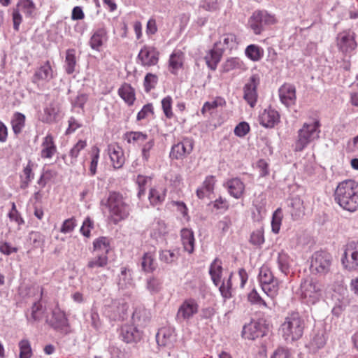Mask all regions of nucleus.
I'll return each instance as SVG.
<instances>
[{
  "mask_svg": "<svg viewBox=\"0 0 358 358\" xmlns=\"http://www.w3.org/2000/svg\"><path fill=\"white\" fill-rule=\"evenodd\" d=\"M334 200L343 210L356 211L358 209V183L354 180L339 182L334 192Z\"/></svg>",
  "mask_w": 358,
  "mask_h": 358,
  "instance_id": "obj_1",
  "label": "nucleus"
},
{
  "mask_svg": "<svg viewBox=\"0 0 358 358\" xmlns=\"http://www.w3.org/2000/svg\"><path fill=\"white\" fill-rule=\"evenodd\" d=\"M306 328L304 319L298 312L289 313L281 323L279 332L287 343H293L302 338Z\"/></svg>",
  "mask_w": 358,
  "mask_h": 358,
  "instance_id": "obj_2",
  "label": "nucleus"
},
{
  "mask_svg": "<svg viewBox=\"0 0 358 358\" xmlns=\"http://www.w3.org/2000/svg\"><path fill=\"white\" fill-rule=\"evenodd\" d=\"M106 206L109 213L108 219L113 224H117L119 222L127 219L129 215L130 207L120 193L110 192Z\"/></svg>",
  "mask_w": 358,
  "mask_h": 358,
  "instance_id": "obj_3",
  "label": "nucleus"
},
{
  "mask_svg": "<svg viewBox=\"0 0 358 358\" xmlns=\"http://www.w3.org/2000/svg\"><path fill=\"white\" fill-rule=\"evenodd\" d=\"M297 294L304 303L314 305L322 298V285L317 280L308 276L301 280Z\"/></svg>",
  "mask_w": 358,
  "mask_h": 358,
  "instance_id": "obj_4",
  "label": "nucleus"
},
{
  "mask_svg": "<svg viewBox=\"0 0 358 358\" xmlns=\"http://www.w3.org/2000/svg\"><path fill=\"white\" fill-rule=\"evenodd\" d=\"M320 124L317 120L303 123L302 127L298 131L295 150L302 151L310 143L318 139L320 133Z\"/></svg>",
  "mask_w": 358,
  "mask_h": 358,
  "instance_id": "obj_5",
  "label": "nucleus"
},
{
  "mask_svg": "<svg viewBox=\"0 0 358 358\" xmlns=\"http://www.w3.org/2000/svg\"><path fill=\"white\" fill-rule=\"evenodd\" d=\"M262 291L271 299L278 293L279 282L267 266H262L258 275Z\"/></svg>",
  "mask_w": 358,
  "mask_h": 358,
  "instance_id": "obj_6",
  "label": "nucleus"
},
{
  "mask_svg": "<svg viewBox=\"0 0 358 358\" xmlns=\"http://www.w3.org/2000/svg\"><path fill=\"white\" fill-rule=\"evenodd\" d=\"M276 19L266 10H257L248 20V26L256 35L261 34L266 26L274 24Z\"/></svg>",
  "mask_w": 358,
  "mask_h": 358,
  "instance_id": "obj_7",
  "label": "nucleus"
},
{
  "mask_svg": "<svg viewBox=\"0 0 358 358\" xmlns=\"http://www.w3.org/2000/svg\"><path fill=\"white\" fill-rule=\"evenodd\" d=\"M331 265V257L329 254L316 252L312 256L310 269L313 274L324 275L330 271Z\"/></svg>",
  "mask_w": 358,
  "mask_h": 358,
  "instance_id": "obj_8",
  "label": "nucleus"
},
{
  "mask_svg": "<svg viewBox=\"0 0 358 358\" xmlns=\"http://www.w3.org/2000/svg\"><path fill=\"white\" fill-rule=\"evenodd\" d=\"M199 311V304L197 301L192 298L185 299L180 305L176 315V320L180 322H187L197 314Z\"/></svg>",
  "mask_w": 358,
  "mask_h": 358,
  "instance_id": "obj_9",
  "label": "nucleus"
},
{
  "mask_svg": "<svg viewBox=\"0 0 358 358\" xmlns=\"http://www.w3.org/2000/svg\"><path fill=\"white\" fill-rule=\"evenodd\" d=\"M129 305L123 300H113L104 306L103 313L113 320H124L127 315Z\"/></svg>",
  "mask_w": 358,
  "mask_h": 358,
  "instance_id": "obj_10",
  "label": "nucleus"
},
{
  "mask_svg": "<svg viewBox=\"0 0 358 358\" xmlns=\"http://www.w3.org/2000/svg\"><path fill=\"white\" fill-rule=\"evenodd\" d=\"M341 262L348 271L355 270L358 267V241H350L345 245Z\"/></svg>",
  "mask_w": 358,
  "mask_h": 358,
  "instance_id": "obj_11",
  "label": "nucleus"
},
{
  "mask_svg": "<svg viewBox=\"0 0 358 358\" xmlns=\"http://www.w3.org/2000/svg\"><path fill=\"white\" fill-rule=\"evenodd\" d=\"M35 10L36 5L32 0H20L16 8L13 9L12 15L14 29L17 31L22 21L20 11L23 12L27 16H31Z\"/></svg>",
  "mask_w": 358,
  "mask_h": 358,
  "instance_id": "obj_12",
  "label": "nucleus"
},
{
  "mask_svg": "<svg viewBox=\"0 0 358 358\" xmlns=\"http://www.w3.org/2000/svg\"><path fill=\"white\" fill-rule=\"evenodd\" d=\"M109 38L108 30L106 25L101 24L92 31L89 41L90 47L95 51L100 52Z\"/></svg>",
  "mask_w": 358,
  "mask_h": 358,
  "instance_id": "obj_13",
  "label": "nucleus"
},
{
  "mask_svg": "<svg viewBox=\"0 0 358 358\" xmlns=\"http://www.w3.org/2000/svg\"><path fill=\"white\" fill-rule=\"evenodd\" d=\"M55 76L49 61L38 68L33 76L32 82L38 87L48 83Z\"/></svg>",
  "mask_w": 358,
  "mask_h": 358,
  "instance_id": "obj_14",
  "label": "nucleus"
},
{
  "mask_svg": "<svg viewBox=\"0 0 358 358\" xmlns=\"http://www.w3.org/2000/svg\"><path fill=\"white\" fill-rule=\"evenodd\" d=\"M137 59L144 67L155 66L159 61V52L154 47L145 45L141 49Z\"/></svg>",
  "mask_w": 358,
  "mask_h": 358,
  "instance_id": "obj_15",
  "label": "nucleus"
},
{
  "mask_svg": "<svg viewBox=\"0 0 358 358\" xmlns=\"http://www.w3.org/2000/svg\"><path fill=\"white\" fill-rule=\"evenodd\" d=\"M142 336L143 331L134 323L125 324L121 327L120 337L127 343H138L142 338Z\"/></svg>",
  "mask_w": 358,
  "mask_h": 358,
  "instance_id": "obj_16",
  "label": "nucleus"
},
{
  "mask_svg": "<svg viewBox=\"0 0 358 358\" xmlns=\"http://www.w3.org/2000/svg\"><path fill=\"white\" fill-rule=\"evenodd\" d=\"M336 41L339 50L343 52H350L357 47L355 34L350 31H345L338 34Z\"/></svg>",
  "mask_w": 358,
  "mask_h": 358,
  "instance_id": "obj_17",
  "label": "nucleus"
},
{
  "mask_svg": "<svg viewBox=\"0 0 358 358\" xmlns=\"http://www.w3.org/2000/svg\"><path fill=\"white\" fill-rule=\"evenodd\" d=\"M50 325L57 331L66 333L69 327L68 319L64 311L56 307L52 310V317L48 320Z\"/></svg>",
  "mask_w": 358,
  "mask_h": 358,
  "instance_id": "obj_18",
  "label": "nucleus"
},
{
  "mask_svg": "<svg viewBox=\"0 0 358 358\" xmlns=\"http://www.w3.org/2000/svg\"><path fill=\"white\" fill-rule=\"evenodd\" d=\"M193 150V142L189 138L184 139L182 142L178 143L172 146L170 152V157L172 159H183Z\"/></svg>",
  "mask_w": 358,
  "mask_h": 358,
  "instance_id": "obj_19",
  "label": "nucleus"
},
{
  "mask_svg": "<svg viewBox=\"0 0 358 358\" xmlns=\"http://www.w3.org/2000/svg\"><path fill=\"white\" fill-rule=\"evenodd\" d=\"M266 334V328L260 322H251L245 325L243 329V336L249 340H254L259 337H262Z\"/></svg>",
  "mask_w": 358,
  "mask_h": 358,
  "instance_id": "obj_20",
  "label": "nucleus"
},
{
  "mask_svg": "<svg viewBox=\"0 0 358 358\" xmlns=\"http://www.w3.org/2000/svg\"><path fill=\"white\" fill-rule=\"evenodd\" d=\"M223 185L227 189L230 196L236 199H241L245 192V184L238 178L228 179Z\"/></svg>",
  "mask_w": 358,
  "mask_h": 358,
  "instance_id": "obj_21",
  "label": "nucleus"
},
{
  "mask_svg": "<svg viewBox=\"0 0 358 358\" xmlns=\"http://www.w3.org/2000/svg\"><path fill=\"white\" fill-rule=\"evenodd\" d=\"M258 83L257 76H252L244 86V99L251 107H254L257 103Z\"/></svg>",
  "mask_w": 358,
  "mask_h": 358,
  "instance_id": "obj_22",
  "label": "nucleus"
},
{
  "mask_svg": "<svg viewBox=\"0 0 358 358\" xmlns=\"http://www.w3.org/2000/svg\"><path fill=\"white\" fill-rule=\"evenodd\" d=\"M167 234V227L164 221L159 220L152 223L150 229V236L157 243H163Z\"/></svg>",
  "mask_w": 358,
  "mask_h": 358,
  "instance_id": "obj_23",
  "label": "nucleus"
},
{
  "mask_svg": "<svg viewBox=\"0 0 358 358\" xmlns=\"http://www.w3.org/2000/svg\"><path fill=\"white\" fill-rule=\"evenodd\" d=\"M279 97L287 107L294 105L296 99L295 87L287 83L282 85L279 89Z\"/></svg>",
  "mask_w": 358,
  "mask_h": 358,
  "instance_id": "obj_24",
  "label": "nucleus"
},
{
  "mask_svg": "<svg viewBox=\"0 0 358 358\" xmlns=\"http://www.w3.org/2000/svg\"><path fill=\"white\" fill-rule=\"evenodd\" d=\"M57 152V146L52 134H47L41 145V157L43 159H51Z\"/></svg>",
  "mask_w": 358,
  "mask_h": 358,
  "instance_id": "obj_25",
  "label": "nucleus"
},
{
  "mask_svg": "<svg viewBox=\"0 0 358 358\" xmlns=\"http://www.w3.org/2000/svg\"><path fill=\"white\" fill-rule=\"evenodd\" d=\"M108 154L115 169H120L123 166L125 158L122 148L116 144H110L108 146Z\"/></svg>",
  "mask_w": 358,
  "mask_h": 358,
  "instance_id": "obj_26",
  "label": "nucleus"
},
{
  "mask_svg": "<svg viewBox=\"0 0 358 358\" xmlns=\"http://www.w3.org/2000/svg\"><path fill=\"white\" fill-rule=\"evenodd\" d=\"M280 120L277 110L272 108L265 109L259 115L260 124L266 128L273 127Z\"/></svg>",
  "mask_w": 358,
  "mask_h": 358,
  "instance_id": "obj_27",
  "label": "nucleus"
},
{
  "mask_svg": "<svg viewBox=\"0 0 358 358\" xmlns=\"http://www.w3.org/2000/svg\"><path fill=\"white\" fill-rule=\"evenodd\" d=\"M238 41L236 36L231 33L220 36L219 41L215 43V46L223 52L227 50H233L237 48Z\"/></svg>",
  "mask_w": 358,
  "mask_h": 358,
  "instance_id": "obj_28",
  "label": "nucleus"
},
{
  "mask_svg": "<svg viewBox=\"0 0 358 358\" xmlns=\"http://www.w3.org/2000/svg\"><path fill=\"white\" fill-rule=\"evenodd\" d=\"M215 183L216 179L215 176H206L202 183V185L196 189L197 197L200 199H203L205 197H208L214 192Z\"/></svg>",
  "mask_w": 358,
  "mask_h": 358,
  "instance_id": "obj_29",
  "label": "nucleus"
},
{
  "mask_svg": "<svg viewBox=\"0 0 358 358\" xmlns=\"http://www.w3.org/2000/svg\"><path fill=\"white\" fill-rule=\"evenodd\" d=\"M150 317V313L143 306L136 308L132 315V322L138 327H144L147 324Z\"/></svg>",
  "mask_w": 358,
  "mask_h": 358,
  "instance_id": "obj_30",
  "label": "nucleus"
},
{
  "mask_svg": "<svg viewBox=\"0 0 358 358\" xmlns=\"http://www.w3.org/2000/svg\"><path fill=\"white\" fill-rule=\"evenodd\" d=\"M276 263L280 272L287 275L292 269L293 260L287 252L282 250L278 253Z\"/></svg>",
  "mask_w": 358,
  "mask_h": 358,
  "instance_id": "obj_31",
  "label": "nucleus"
},
{
  "mask_svg": "<svg viewBox=\"0 0 358 358\" xmlns=\"http://www.w3.org/2000/svg\"><path fill=\"white\" fill-rule=\"evenodd\" d=\"M222 54L223 52L214 45L213 48L210 50L204 57L208 67L215 71L221 59Z\"/></svg>",
  "mask_w": 358,
  "mask_h": 358,
  "instance_id": "obj_32",
  "label": "nucleus"
},
{
  "mask_svg": "<svg viewBox=\"0 0 358 358\" xmlns=\"http://www.w3.org/2000/svg\"><path fill=\"white\" fill-rule=\"evenodd\" d=\"M181 241L184 250L191 254L194 250L195 239L194 232L189 229H182L180 232Z\"/></svg>",
  "mask_w": 358,
  "mask_h": 358,
  "instance_id": "obj_33",
  "label": "nucleus"
},
{
  "mask_svg": "<svg viewBox=\"0 0 358 358\" xmlns=\"http://www.w3.org/2000/svg\"><path fill=\"white\" fill-rule=\"evenodd\" d=\"M209 274L215 285L218 286L222 281V266L220 259L216 258L210 264Z\"/></svg>",
  "mask_w": 358,
  "mask_h": 358,
  "instance_id": "obj_34",
  "label": "nucleus"
},
{
  "mask_svg": "<svg viewBox=\"0 0 358 358\" xmlns=\"http://www.w3.org/2000/svg\"><path fill=\"white\" fill-rule=\"evenodd\" d=\"M60 111L59 104L52 101L50 102L45 108H44V115L42 118V121L46 123H50L54 122Z\"/></svg>",
  "mask_w": 358,
  "mask_h": 358,
  "instance_id": "obj_35",
  "label": "nucleus"
},
{
  "mask_svg": "<svg viewBox=\"0 0 358 358\" xmlns=\"http://www.w3.org/2000/svg\"><path fill=\"white\" fill-rule=\"evenodd\" d=\"M183 53L179 50H175L170 55L169 70L171 73L176 74L178 71L182 68L183 64Z\"/></svg>",
  "mask_w": 358,
  "mask_h": 358,
  "instance_id": "obj_36",
  "label": "nucleus"
},
{
  "mask_svg": "<svg viewBox=\"0 0 358 358\" xmlns=\"http://www.w3.org/2000/svg\"><path fill=\"white\" fill-rule=\"evenodd\" d=\"M289 213L294 220H297L304 214L303 201L298 196L291 199L289 203Z\"/></svg>",
  "mask_w": 358,
  "mask_h": 358,
  "instance_id": "obj_37",
  "label": "nucleus"
},
{
  "mask_svg": "<svg viewBox=\"0 0 358 358\" xmlns=\"http://www.w3.org/2000/svg\"><path fill=\"white\" fill-rule=\"evenodd\" d=\"M119 96L129 105H133L135 101V92L128 83H124L118 89Z\"/></svg>",
  "mask_w": 358,
  "mask_h": 358,
  "instance_id": "obj_38",
  "label": "nucleus"
},
{
  "mask_svg": "<svg viewBox=\"0 0 358 358\" xmlns=\"http://www.w3.org/2000/svg\"><path fill=\"white\" fill-rule=\"evenodd\" d=\"M166 197V189L164 187H155L150 190L148 199L152 206L162 203Z\"/></svg>",
  "mask_w": 358,
  "mask_h": 358,
  "instance_id": "obj_39",
  "label": "nucleus"
},
{
  "mask_svg": "<svg viewBox=\"0 0 358 358\" xmlns=\"http://www.w3.org/2000/svg\"><path fill=\"white\" fill-rule=\"evenodd\" d=\"M94 251L98 255H106L110 250V240L107 237H99L93 242Z\"/></svg>",
  "mask_w": 358,
  "mask_h": 358,
  "instance_id": "obj_40",
  "label": "nucleus"
},
{
  "mask_svg": "<svg viewBox=\"0 0 358 358\" xmlns=\"http://www.w3.org/2000/svg\"><path fill=\"white\" fill-rule=\"evenodd\" d=\"M155 251L145 252L141 261V268L145 272H152L157 266L155 259Z\"/></svg>",
  "mask_w": 358,
  "mask_h": 358,
  "instance_id": "obj_41",
  "label": "nucleus"
},
{
  "mask_svg": "<svg viewBox=\"0 0 358 358\" xmlns=\"http://www.w3.org/2000/svg\"><path fill=\"white\" fill-rule=\"evenodd\" d=\"M11 125L15 134H20L25 125V115L19 112L15 113L11 120Z\"/></svg>",
  "mask_w": 358,
  "mask_h": 358,
  "instance_id": "obj_42",
  "label": "nucleus"
},
{
  "mask_svg": "<svg viewBox=\"0 0 358 358\" xmlns=\"http://www.w3.org/2000/svg\"><path fill=\"white\" fill-rule=\"evenodd\" d=\"M245 55L252 61H259L264 56V50L259 46L251 44L245 50Z\"/></svg>",
  "mask_w": 358,
  "mask_h": 358,
  "instance_id": "obj_43",
  "label": "nucleus"
},
{
  "mask_svg": "<svg viewBox=\"0 0 358 358\" xmlns=\"http://www.w3.org/2000/svg\"><path fill=\"white\" fill-rule=\"evenodd\" d=\"M76 65V50L69 49L66 52L65 70L68 74H72L75 71Z\"/></svg>",
  "mask_w": 358,
  "mask_h": 358,
  "instance_id": "obj_44",
  "label": "nucleus"
},
{
  "mask_svg": "<svg viewBox=\"0 0 358 358\" xmlns=\"http://www.w3.org/2000/svg\"><path fill=\"white\" fill-rule=\"evenodd\" d=\"M244 69V64L238 57H231L227 59L222 64V70L224 72H229L236 69Z\"/></svg>",
  "mask_w": 358,
  "mask_h": 358,
  "instance_id": "obj_45",
  "label": "nucleus"
},
{
  "mask_svg": "<svg viewBox=\"0 0 358 358\" xmlns=\"http://www.w3.org/2000/svg\"><path fill=\"white\" fill-rule=\"evenodd\" d=\"M118 287L121 289H128L131 286V277L129 270L126 268L122 267L121 268V273L119 275Z\"/></svg>",
  "mask_w": 358,
  "mask_h": 358,
  "instance_id": "obj_46",
  "label": "nucleus"
},
{
  "mask_svg": "<svg viewBox=\"0 0 358 358\" xmlns=\"http://www.w3.org/2000/svg\"><path fill=\"white\" fill-rule=\"evenodd\" d=\"M326 338L323 334H317L311 339L308 348L312 352H316L318 350L324 346Z\"/></svg>",
  "mask_w": 358,
  "mask_h": 358,
  "instance_id": "obj_47",
  "label": "nucleus"
},
{
  "mask_svg": "<svg viewBox=\"0 0 358 358\" xmlns=\"http://www.w3.org/2000/svg\"><path fill=\"white\" fill-rule=\"evenodd\" d=\"M34 178V174L32 172L31 167L28 164L24 168L22 175L20 176V187L22 189H27Z\"/></svg>",
  "mask_w": 358,
  "mask_h": 358,
  "instance_id": "obj_48",
  "label": "nucleus"
},
{
  "mask_svg": "<svg viewBox=\"0 0 358 358\" xmlns=\"http://www.w3.org/2000/svg\"><path fill=\"white\" fill-rule=\"evenodd\" d=\"M226 104L225 100L222 97H217L215 99L211 101H207L204 103L202 108L201 113L202 114H205L206 113H211L214 109L217 108L219 106H224Z\"/></svg>",
  "mask_w": 358,
  "mask_h": 358,
  "instance_id": "obj_49",
  "label": "nucleus"
},
{
  "mask_svg": "<svg viewBox=\"0 0 358 358\" xmlns=\"http://www.w3.org/2000/svg\"><path fill=\"white\" fill-rule=\"evenodd\" d=\"M282 217L283 215L282 209L280 208H277L273 213L272 216L271 230L273 233L275 234L279 233Z\"/></svg>",
  "mask_w": 358,
  "mask_h": 358,
  "instance_id": "obj_50",
  "label": "nucleus"
},
{
  "mask_svg": "<svg viewBox=\"0 0 358 358\" xmlns=\"http://www.w3.org/2000/svg\"><path fill=\"white\" fill-rule=\"evenodd\" d=\"M43 306L40 301L35 302L31 308L30 315H27V320L29 322H35L40 320L43 315Z\"/></svg>",
  "mask_w": 358,
  "mask_h": 358,
  "instance_id": "obj_51",
  "label": "nucleus"
},
{
  "mask_svg": "<svg viewBox=\"0 0 358 358\" xmlns=\"http://www.w3.org/2000/svg\"><path fill=\"white\" fill-rule=\"evenodd\" d=\"M178 258V253L176 250H163L159 252V259L166 264H171Z\"/></svg>",
  "mask_w": 358,
  "mask_h": 358,
  "instance_id": "obj_52",
  "label": "nucleus"
},
{
  "mask_svg": "<svg viewBox=\"0 0 358 358\" xmlns=\"http://www.w3.org/2000/svg\"><path fill=\"white\" fill-rule=\"evenodd\" d=\"M108 264V257L106 255H98L90 259L87 264V268L93 270L96 268L104 267Z\"/></svg>",
  "mask_w": 358,
  "mask_h": 358,
  "instance_id": "obj_53",
  "label": "nucleus"
},
{
  "mask_svg": "<svg viewBox=\"0 0 358 358\" xmlns=\"http://www.w3.org/2000/svg\"><path fill=\"white\" fill-rule=\"evenodd\" d=\"M100 150L96 146H93L91 150V162L90 165V173L94 176L96 173V168L99 159Z\"/></svg>",
  "mask_w": 358,
  "mask_h": 358,
  "instance_id": "obj_54",
  "label": "nucleus"
},
{
  "mask_svg": "<svg viewBox=\"0 0 358 358\" xmlns=\"http://www.w3.org/2000/svg\"><path fill=\"white\" fill-rule=\"evenodd\" d=\"M20 358H31L33 353L30 342L27 339H23L19 342Z\"/></svg>",
  "mask_w": 358,
  "mask_h": 358,
  "instance_id": "obj_55",
  "label": "nucleus"
},
{
  "mask_svg": "<svg viewBox=\"0 0 358 358\" xmlns=\"http://www.w3.org/2000/svg\"><path fill=\"white\" fill-rule=\"evenodd\" d=\"M264 229L262 227L253 231L250 237V243L255 246H261L264 243Z\"/></svg>",
  "mask_w": 358,
  "mask_h": 358,
  "instance_id": "obj_56",
  "label": "nucleus"
},
{
  "mask_svg": "<svg viewBox=\"0 0 358 358\" xmlns=\"http://www.w3.org/2000/svg\"><path fill=\"white\" fill-rule=\"evenodd\" d=\"M126 139L129 143H143L148 139V136L141 131H131L126 134Z\"/></svg>",
  "mask_w": 358,
  "mask_h": 358,
  "instance_id": "obj_57",
  "label": "nucleus"
},
{
  "mask_svg": "<svg viewBox=\"0 0 358 358\" xmlns=\"http://www.w3.org/2000/svg\"><path fill=\"white\" fill-rule=\"evenodd\" d=\"M87 145L85 141L79 140L77 143L71 149L69 155L71 157V164L76 162L77 157H78L80 151L83 150Z\"/></svg>",
  "mask_w": 358,
  "mask_h": 358,
  "instance_id": "obj_58",
  "label": "nucleus"
},
{
  "mask_svg": "<svg viewBox=\"0 0 358 358\" xmlns=\"http://www.w3.org/2000/svg\"><path fill=\"white\" fill-rule=\"evenodd\" d=\"M29 238L36 248L43 247L45 241V236L38 231H31L29 234Z\"/></svg>",
  "mask_w": 358,
  "mask_h": 358,
  "instance_id": "obj_59",
  "label": "nucleus"
},
{
  "mask_svg": "<svg viewBox=\"0 0 358 358\" xmlns=\"http://www.w3.org/2000/svg\"><path fill=\"white\" fill-rule=\"evenodd\" d=\"M162 107L165 116L171 119L173 114L172 112V98L169 96H166L162 100Z\"/></svg>",
  "mask_w": 358,
  "mask_h": 358,
  "instance_id": "obj_60",
  "label": "nucleus"
},
{
  "mask_svg": "<svg viewBox=\"0 0 358 358\" xmlns=\"http://www.w3.org/2000/svg\"><path fill=\"white\" fill-rule=\"evenodd\" d=\"M166 180L170 185L175 188L178 187L182 182L181 176L175 171H170L168 173L166 176Z\"/></svg>",
  "mask_w": 358,
  "mask_h": 358,
  "instance_id": "obj_61",
  "label": "nucleus"
},
{
  "mask_svg": "<svg viewBox=\"0 0 358 358\" xmlns=\"http://www.w3.org/2000/svg\"><path fill=\"white\" fill-rule=\"evenodd\" d=\"M77 226L76 220L74 217L65 220L60 228V232L63 234H69L72 232Z\"/></svg>",
  "mask_w": 358,
  "mask_h": 358,
  "instance_id": "obj_62",
  "label": "nucleus"
},
{
  "mask_svg": "<svg viewBox=\"0 0 358 358\" xmlns=\"http://www.w3.org/2000/svg\"><path fill=\"white\" fill-rule=\"evenodd\" d=\"M157 77L156 75L148 73L146 74L144 78V87L145 90L148 92L152 89L155 88L157 83Z\"/></svg>",
  "mask_w": 358,
  "mask_h": 358,
  "instance_id": "obj_63",
  "label": "nucleus"
},
{
  "mask_svg": "<svg viewBox=\"0 0 358 358\" xmlns=\"http://www.w3.org/2000/svg\"><path fill=\"white\" fill-rule=\"evenodd\" d=\"M156 337L159 344L166 345L171 341V334L169 330L162 329L159 331Z\"/></svg>",
  "mask_w": 358,
  "mask_h": 358,
  "instance_id": "obj_64",
  "label": "nucleus"
}]
</instances>
